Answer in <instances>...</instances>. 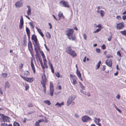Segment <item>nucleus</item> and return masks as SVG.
I'll list each match as a JSON object with an SVG mask.
<instances>
[{"instance_id": "obj_58", "label": "nucleus", "mask_w": 126, "mask_h": 126, "mask_svg": "<svg viewBox=\"0 0 126 126\" xmlns=\"http://www.w3.org/2000/svg\"><path fill=\"white\" fill-rule=\"evenodd\" d=\"M48 25H49V26H50V27L49 29H51L52 28L51 25L50 23H49Z\"/></svg>"}, {"instance_id": "obj_32", "label": "nucleus", "mask_w": 126, "mask_h": 126, "mask_svg": "<svg viewBox=\"0 0 126 126\" xmlns=\"http://www.w3.org/2000/svg\"><path fill=\"white\" fill-rule=\"evenodd\" d=\"M44 63V65H46L47 64V60L45 58H43Z\"/></svg>"}, {"instance_id": "obj_14", "label": "nucleus", "mask_w": 126, "mask_h": 126, "mask_svg": "<svg viewBox=\"0 0 126 126\" xmlns=\"http://www.w3.org/2000/svg\"><path fill=\"white\" fill-rule=\"evenodd\" d=\"M93 120L94 122L97 125L99 126H101V124L99 123V122L100 121V119L97 118H96L95 117L94 118Z\"/></svg>"}, {"instance_id": "obj_35", "label": "nucleus", "mask_w": 126, "mask_h": 126, "mask_svg": "<svg viewBox=\"0 0 126 126\" xmlns=\"http://www.w3.org/2000/svg\"><path fill=\"white\" fill-rule=\"evenodd\" d=\"M101 28H99L95 30V31H94L93 32L94 33H96L97 32L101 30Z\"/></svg>"}, {"instance_id": "obj_19", "label": "nucleus", "mask_w": 126, "mask_h": 126, "mask_svg": "<svg viewBox=\"0 0 126 126\" xmlns=\"http://www.w3.org/2000/svg\"><path fill=\"white\" fill-rule=\"evenodd\" d=\"M68 38L70 40L72 41L75 40L76 39V36L74 34L71 35L67 36Z\"/></svg>"}, {"instance_id": "obj_52", "label": "nucleus", "mask_w": 126, "mask_h": 126, "mask_svg": "<svg viewBox=\"0 0 126 126\" xmlns=\"http://www.w3.org/2000/svg\"><path fill=\"white\" fill-rule=\"evenodd\" d=\"M83 37L85 40H86L87 38V36L86 34H84L83 35Z\"/></svg>"}, {"instance_id": "obj_20", "label": "nucleus", "mask_w": 126, "mask_h": 126, "mask_svg": "<svg viewBox=\"0 0 126 126\" xmlns=\"http://www.w3.org/2000/svg\"><path fill=\"white\" fill-rule=\"evenodd\" d=\"M124 27L123 23L118 24L117 25V28L118 29H121Z\"/></svg>"}, {"instance_id": "obj_51", "label": "nucleus", "mask_w": 126, "mask_h": 126, "mask_svg": "<svg viewBox=\"0 0 126 126\" xmlns=\"http://www.w3.org/2000/svg\"><path fill=\"white\" fill-rule=\"evenodd\" d=\"M116 18L117 19L120 20L121 19V17L120 16H117L116 17Z\"/></svg>"}, {"instance_id": "obj_10", "label": "nucleus", "mask_w": 126, "mask_h": 126, "mask_svg": "<svg viewBox=\"0 0 126 126\" xmlns=\"http://www.w3.org/2000/svg\"><path fill=\"white\" fill-rule=\"evenodd\" d=\"M74 32V31L72 29H68L66 31V35L67 36L72 34Z\"/></svg>"}, {"instance_id": "obj_29", "label": "nucleus", "mask_w": 126, "mask_h": 126, "mask_svg": "<svg viewBox=\"0 0 126 126\" xmlns=\"http://www.w3.org/2000/svg\"><path fill=\"white\" fill-rule=\"evenodd\" d=\"M31 9H28L27 12V14L28 16H29L31 15Z\"/></svg>"}, {"instance_id": "obj_11", "label": "nucleus", "mask_w": 126, "mask_h": 126, "mask_svg": "<svg viewBox=\"0 0 126 126\" xmlns=\"http://www.w3.org/2000/svg\"><path fill=\"white\" fill-rule=\"evenodd\" d=\"M21 1H18L16 3L15 5L16 8H20L23 6V3L22 2H21Z\"/></svg>"}, {"instance_id": "obj_63", "label": "nucleus", "mask_w": 126, "mask_h": 126, "mask_svg": "<svg viewBox=\"0 0 126 126\" xmlns=\"http://www.w3.org/2000/svg\"><path fill=\"white\" fill-rule=\"evenodd\" d=\"M57 88L59 90H60L61 89V86H59Z\"/></svg>"}, {"instance_id": "obj_6", "label": "nucleus", "mask_w": 126, "mask_h": 126, "mask_svg": "<svg viewBox=\"0 0 126 126\" xmlns=\"http://www.w3.org/2000/svg\"><path fill=\"white\" fill-rule=\"evenodd\" d=\"M59 3L60 5L62 7L67 8L70 7L68 2L64 0L61 1Z\"/></svg>"}, {"instance_id": "obj_56", "label": "nucleus", "mask_w": 126, "mask_h": 126, "mask_svg": "<svg viewBox=\"0 0 126 126\" xmlns=\"http://www.w3.org/2000/svg\"><path fill=\"white\" fill-rule=\"evenodd\" d=\"M97 27H99V28H101V25L100 24H99L98 25L96 26Z\"/></svg>"}, {"instance_id": "obj_31", "label": "nucleus", "mask_w": 126, "mask_h": 126, "mask_svg": "<svg viewBox=\"0 0 126 126\" xmlns=\"http://www.w3.org/2000/svg\"><path fill=\"white\" fill-rule=\"evenodd\" d=\"M120 32L123 35H126V31L124 30L123 31H121Z\"/></svg>"}, {"instance_id": "obj_55", "label": "nucleus", "mask_w": 126, "mask_h": 126, "mask_svg": "<svg viewBox=\"0 0 126 126\" xmlns=\"http://www.w3.org/2000/svg\"><path fill=\"white\" fill-rule=\"evenodd\" d=\"M123 18L124 20H125L126 19V16L124 15L123 16Z\"/></svg>"}, {"instance_id": "obj_62", "label": "nucleus", "mask_w": 126, "mask_h": 126, "mask_svg": "<svg viewBox=\"0 0 126 126\" xmlns=\"http://www.w3.org/2000/svg\"><path fill=\"white\" fill-rule=\"evenodd\" d=\"M86 56H85L83 59V62H86Z\"/></svg>"}, {"instance_id": "obj_57", "label": "nucleus", "mask_w": 126, "mask_h": 126, "mask_svg": "<svg viewBox=\"0 0 126 126\" xmlns=\"http://www.w3.org/2000/svg\"><path fill=\"white\" fill-rule=\"evenodd\" d=\"M23 65L22 64H21L20 65L19 68L20 69L22 68L23 67Z\"/></svg>"}, {"instance_id": "obj_42", "label": "nucleus", "mask_w": 126, "mask_h": 126, "mask_svg": "<svg viewBox=\"0 0 126 126\" xmlns=\"http://www.w3.org/2000/svg\"><path fill=\"white\" fill-rule=\"evenodd\" d=\"M34 126H40L39 122L38 121H36L35 123Z\"/></svg>"}, {"instance_id": "obj_18", "label": "nucleus", "mask_w": 126, "mask_h": 126, "mask_svg": "<svg viewBox=\"0 0 126 126\" xmlns=\"http://www.w3.org/2000/svg\"><path fill=\"white\" fill-rule=\"evenodd\" d=\"M32 44L30 41H29L28 43V47L29 50L31 53L32 50Z\"/></svg>"}, {"instance_id": "obj_24", "label": "nucleus", "mask_w": 126, "mask_h": 126, "mask_svg": "<svg viewBox=\"0 0 126 126\" xmlns=\"http://www.w3.org/2000/svg\"><path fill=\"white\" fill-rule=\"evenodd\" d=\"M35 28L36 29L38 32L41 35V36L42 37H43L44 35L42 33V32H41V30L40 29H38L36 27Z\"/></svg>"}, {"instance_id": "obj_45", "label": "nucleus", "mask_w": 126, "mask_h": 126, "mask_svg": "<svg viewBox=\"0 0 126 126\" xmlns=\"http://www.w3.org/2000/svg\"><path fill=\"white\" fill-rule=\"evenodd\" d=\"M88 112L90 115H92L93 113V111L91 110H89Z\"/></svg>"}, {"instance_id": "obj_47", "label": "nucleus", "mask_w": 126, "mask_h": 126, "mask_svg": "<svg viewBox=\"0 0 126 126\" xmlns=\"http://www.w3.org/2000/svg\"><path fill=\"white\" fill-rule=\"evenodd\" d=\"M95 50L96 52L98 53H99L100 52V50L99 48H96Z\"/></svg>"}, {"instance_id": "obj_5", "label": "nucleus", "mask_w": 126, "mask_h": 126, "mask_svg": "<svg viewBox=\"0 0 126 126\" xmlns=\"http://www.w3.org/2000/svg\"><path fill=\"white\" fill-rule=\"evenodd\" d=\"M97 10L96 12L98 14H100V15L102 17H103L105 15V12L104 11L101 10V7L99 6L97 8Z\"/></svg>"}, {"instance_id": "obj_41", "label": "nucleus", "mask_w": 126, "mask_h": 126, "mask_svg": "<svg viewBox=\"0 0 126 126\" xmlns=\"http://www.w3.org/2000/svg\"><path fill=\"white\" fill-rule=\"evenodd\" d=\"M1 126H7V124L5 123H1Z\"/></svg>"}, {"instance_id": "obj_59", "label": "nucleus", "mask_w": 126, "mask_h": 126, "mask_svg": "<svg viewBox=\"0 0 126 126\" xmlns=\"http://www.w3.org/2000/svg\"><path fill=\"white\" fill-rule=\"evenodd\" d=\"M33 106L31 104H30L28 105V107H32Z\"/></svg>"}, {"instance_id": "obj_12", "label": "nucleus", "mask_w": 126, "mask_h": 126, "mask_svg": "<svg viewBox=\"0 0 126 126\" xmlns=\"http://www.w3.org/2000/svg\"><path fill=\"white\" fill-rule=\"evenodd\" d=\"M23 16H21V18L20 19V23L19 25V28L21 29L22 28L23 25Z\"/></svg>"}, {"instance_id": "obj_60", "label": "nucleus", "mask_w": 126, "mask_h": 126, "mask_svg": "<svg viewBox=\"0 0 126 126\" xmlns=\"http://www.w3.org/2000/svg\"><path fill=\"white\" fill-rule=\"evenodd\" d=\"M27 7L28 8V9H31L30 6L29 5H28L27 6Z\"/></svg>"}, {"instance_id": "obj_1", "label": "nucleus", "mask_w": 126, "mask_h": 126, "mask_svg": "<svg viewBox=\"0 0 126 126\" xmlns=\"http://www.w3.org/2000/svg\"><path fill=\"white\" fill-rule=\"evenodd\" d=\"M32 39L34 40L35 44L33 43V44L34 45L35 49L36 51V49L39 50V44L37 38L36 36L35 35H32Z\"/></svg>"}, {"instance_id": "obj_37", "label": "nucleus", "mask_w": 126, "mask_h": 126, "mask_svg": "<svg viewBox=\"0 0 126 126\" xmlns=\"http://www.w3.org/2000/svg\"><path fill=\"white\" fill-rule=\"evenodd\" d=\"M26 31L27 34L30 33V30L27 27H26Z\"/></svg>"}, {"instance_id": "obj_3", "label": "nucleus", "mask_w": 126, "mask_h": 126, "mask_svg": "<svg viewBox=\"0 0 126 126\" xmlns=\"http://www.w3.org/2000/svg\"><path fill=\"white\" fill-rule=\"evenodd\" d=\"M65 51L73 57L76 56L77 55L76 53L72 49L71 47H67L66 48Z\"/></svg>"}, {"instance_id": "obj_26", "label": "nucleus", "mask_w": 126, "mask_h": 126, "mask_svg": "<svg viewBox=\"0 0 126 126\" xmlns=\"http://www.w3.org/2000/svg\"><path fill=\"white\" fill-rule=\"evenodd\" d=\"M58 16L60 17H60H62L63 18H64V16H63V13H61L60 12H59V13Z\"/></svg>"}, {"instance_id": "obj_2", "label": "nucleus", "mask_w": 126, "mask_h": 126, "mask_svg": "<svg viewBox=\"0 0 126 126\" xmlns=\"http://www.w3.org/2000/svg\"><path fill=\"white\" fill-rule=\"evenodd\" d=\"M47 79L45 74H43L42 75V79L41 83L42 85L44 91L46 90V83Z\"/></svg>"}, {"instance_id": "obj_44", "label": "nucleus", "mask_w": 126, "mask_h": 126, "mask_svg": "<svg viewBox=\"0 0 126 126\" xmlns=\"http://www.w3.org/2000/svg\"><path fill=\"white\" fill-rule=\"evenodd\" d=\"M55 75L56 76L58 77V78H59L60 77V75H59V73L58 72H56V73H55Z\"/></svg>"}, {"instance_id": "obj_39", "label": "nucleus", "mask_w": 126, "mask_h": 126, "mask_svg": "<svg viewBox=\"0 0 126 126\" xmlns=\"http://www.w3.org/2000/svg\"><path fill=\"white\" fill-rule=\"evenodd\" d=\"M25 87L26 90H27L29 88V86L28 84H26L25 85Z\"/></svg>"}, {"instance_id": "obj_13", "label": "nucleus", "mask_w": 126, "mask_h": 126, "mask_svg": "<svg viewBox=\"0 0 126 126\" xmlns=\"http://www.w3.org/2000/svg\"><path fill=\"white\" fill-rule=\"evenodd\" d=\"M2 118L4 122H9L10 121V117L4 116L2 114Z\"/></svg>"}, {"instance_id": "obj_54", "label": "nucleus", "mask_w": 126, "mask_h": 126, "mask_svg": "<svg viewBox=\"0 0 126 126\" xmlns=\"http://www.w3.org/2000/svg\"><path fill=\"white\" fill-rule=\"evenodd\" d=\"M111 38H112V36H110L109 38H108V41H110L111 40Z\"/></svg>"}, {"instance_id": "obj_43", "label": "nucleus", "mask_w": 126, "mask_h": 126, "mask_svg": "<svg viewBox=\"0 0 126 126\" xmlns=\"http://www.w3.org/2000/svg\"><path fill=\"white\" fill-rule=\"evenodd\" d=\"M101 48L103 49H105L106 48V47L105 45L104 44H103L101 46Z\"/></svg>"}, {"instance_id": "obj_16", "label": "nucleus", "mask_w": 126, "mask_h": 126, "mask_svg": "<svg viewBox=\"0 0 126 126\" xmlns=\"http://www.w3.org/2000/svg\"><path fill=\"white\" fill-rule=\"evenodd\" d=\"M106 64L109 67H111L112 65V62L111 59L107 60L106 61Z\"/></svg>"}, {"instance_id": "obj_4", "label": "nucleus", "mask_w": 126, "mask_h": 126, "mask_svg": "<svg viewBox=\"0 0 126 126\" xmlns=\"http://www.w3.org/2000/svg\"><path fill=\"white\" fill-rule=\"evenodd\" d=\"M76 97V96L75 95H71L70 96L67 102V106H68L71 104L72 105H74L75 103L73 101L74 100Z\"/></svg>"}, {"instance_id": "obj_23", "label": "nucleus", "mask_w": 126, "mask_h": 126, "mask_svg": "<svg viewBox=\"0 0 126 126\" xmlns=\"http://www.w3.org/2000/svg\"><path fill=\"white\" fill-rule=\"evenodd\" d=\"M10 86V85L8 82L7 81L5 83L4 87L5 88H9Z\"/></svg>"}, {"instance_id": "obj_49", "label": "nucleus", "mask_w": 126, "mask_h": 126, "mask_svg": "<svg viewBox=\"0 0 126 126\" xmlns=\"http://www.w3.org/2000/svg\"><path fill=\"white\" fill-rule=\"evenodd\" d=\"M112 57V56H111L109 55H108L106 56V57L107 58H109L110 57Z\"/></svg>"}, {"instance_id": "obj_30", "label": "nucleus", "mask_w": 126, "mask_h": 126, "mask_svg": "<svg viewBox=\"0 0 126 126\" xmlns=\"http://www.w3.org/2000/svg\"><path fill=\"white\" fill-rule=\"evenodd\" d=\"M47 37L48 38H50L51 37V35L49 33L47 32L46 34Z\"/></svg>"}, {"instance_id": "obj_9", "label": "nucleus", "mask_w": 126, "mask_h": 126, "mask_svg": "<svg viewBox=\"0 0 126 126\" xmlns=\"http://www.w3.org/2000/svg\"><path fill=\"white\" fill-rule=\"evenodd\" d=\"M70 78L71 80L73 81L72 84H75L77 83L76 81L77 78L74 75L73 76L72 75H70Z\"/></svg>"}, {"instance_id": "obj_7", "label": "nucleus", "mask_w": 126, "mask_h": 126, "mask_svg": "<svg viewBox=\"0 0 126 126\" xmlns=\"http://www.w3.org/2000/svg\"><path fill=\"white\" fill-rule=\"evenodd\" d=\"M20 76L23 79L27 81L28 82H33L34 80V78L33 77H32L31 78H29L26 77H24L23 76L21 75H20Z\"/></svg>"}, {"instance_id": "obj_22", "label": "nucleus", "mask_w": 126, "mask_h": 126, "mask_svg": "<svg viewBox=\"0 0 126 126\" xmlns=\"http://www.w3.org/2000/svg\"><path fill=\"white\" fill-rule=\"evenodd\" d=\"M48 64L49 65V66L50 68L51 69V70L52 72L53 73H54V70L53 69V67L52 66V64L50 63V61L49 60V62L48 63Z\"/></svg>"}, {"instance_id": "obj_61", "label": "nucleus", "mask_w": 126, "mask_h": 126, "mask_svg": "<svg viewBox=\"0 0 126 126\" xmlns=\"http://www.w3.org/2000/svg\"><path fill=\"white\" fill-rule=\"evenodd\" d=\"M3 94V92L2 90L0 88V94Z\"/></svg>"}, {"instance_id": "obj_38", "label": "nucleus", "mask_w": 126, "mask_h": 126, "mask_svg": "<svg viewBox=\"0 0 126 126\" xmlns=\"http://www.w3.org/2000/svg\"><path fill=\"white\" fill-rule=\"evenodd\" d=\"M79 83L80 84V86L83 89H84L85 88V87L84 86H83V85L81 83L79 82Z\"/></svg>"}, {"instance_id": "obj_34", "label": "nucleus", "mask_w": 126, "mask_h": 126, "mask_svg": "<svg viewBox=\"0 0 126 126\" xmlns=\"http://www.w3.org/2000/svg\"><path fill=\"white\" fill-rule=\"evenodd\" d=\"M14 126H20V125L18 123L15 122L14 123Z\"/></svg>"}, {"instance_id": "obj_64", "label": "nucleus", "mask_w": 126, "mask_h": 126, "mask_svg": "<svg viewBox=\"0 0 126 126\" xmlns=\"http://www.w3.org/2000/svg\"><path fill=\"white\" fill-rule=\"evenodd\" d=\"M120 97V96L119 95H117L116 96V98L118 99H119Z\"/></svg>"}, {"instance_id": "obj_28", "label": "nucleus", "mask_w": 126, "mask_h": 126, "mask_svg": "<svg viewBox=\"0 0 126 126\" xmlns=\"http://www.w3.org/2000/svg\"><path fill=\"white\" fill-rule=\"evenodd\" d=\"M24 74L25 76H27L30 74V73L27 71H25L24 73Z\"/></svg>"}, {"instance_id": "obj_8", "label": "nucleus", "mask_w": 126, "mask_h": 126, "mask_svg": "<svg viewBox=\"0 0 126 126\" xmlns=\"http://www.w3.org/2000/svg\"><path fill=\"white\" fill-rule=\"evenodd\" d=\"M91 120V118L87 115L83 116L82 117L81 119L82 121L84 122H87L88 121H90Z\"/></svg>"}, {"instance_id": "obj_27", "label": "nucleus", "mask_w": 126, "mask_h": 126, "mask_svg": "<svg viewBox=\"0 0 126 126\" xmlns=\"http://www.w3.org/2000/svg\"><path fill=\"white\" fill-rule=\"evenodd\" d=\"M44 102L48 105H50L51 104V103L50 101L48 100L44 101Z\"/></svg>"}, {"instance_id": "obj_40", "label": "nucleus", "mask_w": 126, "mask_h": 126, "mask_svg": "<svg viewBox=\"0 0 126 126\" xmlns=\"http://www.w3.org/2000/svg\"><path fill=\"white\" fill-rule=\"evenodd\" d=\"M29 24L31 26V27L32 28H33L34 27V24L32 22H30Z\"/></svg>"}, {"instance_id": "obj_48", "label": "nucleus", "mask_w": 126, "mask_h": 126, "mask_svg": "<svg viewBox=\"0 0 126 126\" xmlns=\"http://www.w3.org/2000/svg\"><path fill=\"white\" fill-rule=\"evenodd\" d=\"M117 55L119 56L120 57H121V55L120 53V51H118L117 52Z\"/></svg>"}, {"instance_id": "obj_50", "label": "nucleus", "mask_w": 126, "mask_h": 126, "mask_svg": "<svg viewBox=\"0 0 126 126\" xmlns=\"http://www.w3.org/2000/svg\"><path fill=\"white\" fill-rule=\"evenodd\" d=\"M74 116L76 118H78L79 117V116L77 114H75L74 115Z\"/></svg>"}, {"instance_id": "obj_21", "label": "nucleus", "mask_w": 126, "mask_h": 126, "mask_svg": "<svg viewBox=\"0 0 126 126\" xmlns=\"http://www.w3.org/2000/svg\"><path fill=\"white\" fill-rule=\"evenodd\" d=\"M76 73L79 78L80 80L82 81V79L81 77V74L79 71H78V69H77V70Z\"/></svg>"}, {"instance_id": "obj_25", "label": "nucleus", "mask_w": 126, "mask_h": 126, "mask_svg": "<svg viewBox=\"0 0 126 126\" xmlns=\"http://www.w3.org/2000/svg\"><path fill=\"white\" fill-rule=\"evenodd\" d=\"M64 103L63 102H62L61 103H59L58 102H57L55 104V106H57L58 107H60L62 106H63L64 105Z\"/></svg>"}, {"instance_id": "obj_15", "label": "nucleus", "mask_w": 126, "mask_h": 126, "mask_svg": "<svg viewBox=\"0 0 126 126\" xmlns=\"http://www.w3.org/2000/svg\"><path fill=\"white\" fill-rule=\"evenodd\" d=\"M53 86L52 82H50V93L51 94H52L54 91Z\"/></svg>"}, {"instance_id": "obj_46", "label": "nucleus", "mask_w": 126, "mask_h": 126, "mask_svg": "<svg viewBox=\"0 0 126 126\" xmlns=\"http://www.w3.org/2000/svg\"><path fill=\"white\" fill-rule=\"evenodd\" d=\"M41 53H42L41 55H42V57L43 58H46L45 56V55H44V53L42 51Z\"/></svg>"}, {"instance_id": "obj_36", "label": "nucleus", "mask_w": 126, "mask_h": 126, "mask_svg": "<svg viewBox=\"0 0 126 126\" xmlns=\"http://www.w3.org/2000/svg\"><path fill=\"white\" fill-rule=\"evenodd\" d=\"M7 74L6 73H2V74L1 76L3 78H5L7 76Z\"/></svg>"}, {"instance_id": "obj_33", "label": "nucleus", "mask_w": 126, "mask_h": 126, "mask_svg": "<svg viewBox=\"0 0 126 126\" xmlns=\"http://www.w3.org/2000/svg\"><path fill=\"white\" fill-rule=\"evenodd\" d=\"M101 63V61H100L98 62L97 65V68H96V69H98L99 68Z\"/></svg>"}, {"instance_id": "obj_17", "label": "nucleus", "mask_w": 126, "mask_h": 126, "mask_svg": "<svg viewBox=\"0 0 126 126\" xmlns=\"http://www.w3.org/2000/svg\"><path fill=\"white\" fill-rule=\"evenodd\" d=\"M31 65L32 69L34 73L35 72V66L33 63V60L32 59H31Z\"/></svg>"}, {"instance_id": "obj_53", "label": "nucleus", "mask_w": 126, "mask_h": 126, "mask_svg": "<svg viewBox=\"0 0 126 126\" xmlns=\"http://www.w3.org/2000/svg\"><path fill=\"white\" fill-rule=\"evenodd\" d=\"M43 121H44V120L43 119H41L39 120H38V122H39V123L42 122Z\"/></svg>"}]
</instances>
